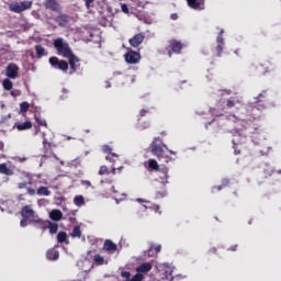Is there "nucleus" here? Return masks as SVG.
<instances>
[{
    "label": "nucleus",
    "mask_w": 281,
    "mask_h": 281,
    "mask_svg": "<svg viewBox=\"0 0 281 281\" xmlns=\"http://www.w3.org/2000/svg\"><path fill=\"white\" fill-rule=\"evenodd\" d=\"M54 47L57 50L58 56H63L69 60L71 69L70 74H75V71L78 69V63H80V59L74 55V50H71L69 43H67L65 38L58 37L54 41Z\"/></svg>",
    "instance_id": "obj_1"
},
{
    "label": "nucleus",
    "mask_w": 281,
    "mask_h": 281,
    "mask_svg": "<svg viewBox=\"0 0 281 281\" xmlns=\"http://www.w3.org/2000/svg\"><path fill=\"white\" fill-rule=\"evenodd\" d=\"M21 216L29 221V223H35L36 225H41L43 227L44 223L43 220L38 218L36 212L32 210V206L25 205L21 211Z\"/></svg>",
    "instance_id": "obj_2"
},
{
    "label": "nucleus",
    "mask_w": 281,
    "mask_h": 281,
    "mask_svg": "<svg viewBox=\"0 0 281 281\" xmlns=\"http://www.w3.org/2000/svg\"><path fill=\"white\" fill-rule=\"evenodd\" d=\"M150 146H151L153 155L158 157V159H165V164H168L170 161V157L164 155V149L161 148V139L160 138H157V137L154 138Z\"/></svg>",
    "instance_id": "obj_3"
},
{
    "label": "nucleus",
    "mask_w": 281,
    "mask_h": 281,
    "mask_svg": "<svg viewBox=\"0 0 281 281\" xmlns=\"http://www.w3.org/2000/svg\"><path fill=\"white\" fill-rule=\"evenodd\" d=\"M49 65L54 67V69H59L60 71H67V69H69V64L58 59V57H50Z\"/></svg>",
    "instance_id": "obj_4"
},
{
    "label": "nucleus",
    "mask_w": 281,
    "mask_h": 281,
    "mask_svg": "<svg viewBox=\"0 0 281 281\" xmlns=\"http://www.w3.org/2000/svg\"><path fill=\"white\" fill-rule=\"evenodd\" d=\"M142 60V55L135 50H130L127 54H125V61L128 65H137Z\"/></svg>",
    "instance_id": "obj_5"
},
{
    "label": "nucleus",
    "mask_w": 281,
    "mask_h": 281,
    "mask_svg": "<svg viewBox=\"0 0 281 281\" xmlns=\"http://www.w3.org/2000/svg\"><path fill=\"white\" fill-rule=\"evenodd\" d=\"M7 76L14 80V78H19V66L16 64H9L7 67Z\"/></svg>",
    "instance_id": "obj_6"
},
{
    "label": "nucleus",
    "mask_w": 281,
    "mask_h": 281,
    "mask_svg": "<svg viewBox=\"0 0 281 281\" xmlns=\"http://www.w3.org/2000/svg\"><path fill=\"white\" fill-rule=\"evenodd\" d=\"M144 34L138 33L136 35H134L132 38H130V45L132 47H139V45H142V43H144Z\"/></svg>",
    "instance_id": "obj_7"
},
{
    "label": "nucleus",
    "mask_w": 281,
    "mask_h": 281,
    "mask_svg": "<svg viewBox=\"0 0 281 281\" xmlns=\"http://www.w3.org/2000/svg\"><path fill=\"white\" fill-rule=\"evenodd\" d=\"M187 3L193 10H203V0H187Z\"/></svg>",
    "instance_id": "obj_8"
},
{
    "label": "nucleus",
    "mask_w": 281,
    "mask_h": 281,
    "mask_svg": "<svg viewBox=\"0 0 281 281\" xmlns=\"http://www.w3.org/2000/svg\"><path fill=\"white\" fill-rule=\"evenodd\" d=\"M45 5L48 10L53 12H58L60 10V4L56 0H46Z\"/></svg>",
    "instance_id": "obj_9"
},
{
    "label": "nucleus",
    "mask_w": 281,
    "mask_h": 281,
    "mask_svg": "<svg viewBox=\"0 0 281 281\" xmlns=\"http://www.w3.org/2000/svg\"><path fill=\"white\" fill-rule=\"evenodd\" d=\"M158 179L164 186L168 183V168L165 167L162 168V170L158 171Z\"/></svg>",
    "instance_id": "obj_10"
},
{
    "label": "nucleus",
    "mask_w": 281,
    "mask_h": 281,
    "mask_svg": "<svg viewBox=\"0 0 281 281\" xmlns=\"http://www.w3.org/2000/svg\"><path fill=\"white\" fill-rule=\"evenodd\" d=\"M150 269H153V265H150V262H145L142 263L140 266H138L136 268L137 273H148V271H150Z\"/></svg>",
    "instance_id": "obj_11"
},
{
    "label": "nucleus",
    "mask_w": 281,
    "mask_h": 281,
    "mask_svg": "<svg viewBox=\"0 0 281 281\" xmlns=\"http://www.w3.org/2000/svg\"><path fill=\"white\" fill-rule=\"evenodd\" d=\"M49 218H52V221H63V211L60 210L50 211Z\"/></svg>",
    "instance_id": "obj_12"
},
{
    "label": "nucleus",
    "mask_w": 281,
    "mask_h": 281,
    "mask_svg": "<svg viewBox=\"0 0 281 281\" xmlns=\"http://www.w3.org/2000/svg\"><path fill=\"white\" fill-rule=\"evenodd\" d=\"M103 249L105 251H116L117 250V245H115L113 241H111L110 239H106L104 241V245H103Z\"/></svg>",
    "instance_id": "obj_13"
},
{
    "label": "nucleus",
    "mask_w": 281,
    "mask_h": 281,
    "mask_svg": "<svg viewBox=\"0 0 281 281\" xmlns=\"http://www.w3.org/2000/svg\"><path fill=\"white\" fill-rule=\"evenodd\" d=\"M170 47H171L172 52H175V54H179L181 52V49L183 48V44L181 42L171 41Z\"/></svg>",
    "instance_id": "obj_14"
},
{
    "label": "nucleus",
    "mask_w": 281,
    "mask_h": 281,
    "mask_svg": "<svg viewBox=\"0 0 281 281\" xmlns=\"http://www.w3.org/2000/svg\"><path fill=\"white\" fill-rule=\"evenodd\" d=\"M217 47H216V50H217V54L218 56H221V54H223V45H224V40H223V30L220 32L218 36H217Z\"/></svg>",
    "instance_id": "obj_15"
},
{
    "label": "nucleus",
    "mask_w": 281,
    "mask_h": 281,
    "mask_svg": "<svg viewBox=\"0 0 281 281\" xmlns=\"http://www.w3.org/2000/svg\"><path fill=\"white\" fill-rule=\"evenodd\" d=\"M0 175H7V177H12V175H14V171L8 168V165L0 164Z\"/></svg>",
    "instance_id": "obj_16"
},
{
    "label": "nucleus",
    "mask_w": 281,
    "mask_h": 281,
    "mask_svg": "<svg viewBox=\"0 0 281 281\" xmlns=\"http://www.w3.org/2000/svg\"><path fill=\"white\" fill-rule=\"evenodd\" d=\"M48 260H58L60 254L56 249H50L46 254Z\"/></svg>",
    "instance_id": "obj_17"
},
{
    "label": "nucleus",
    "mask_w": 281,
    "mask_h": 281,
    "mask_svg": "<svg viewBox=\"0 0 281 281\" xmlns=\"http://www.w3.org/2000/svg\"><path fill=\"white\" fill-rule=\"evenodd\" d=\"M36 194L38 196H49V194H52V191L47 189V187H41L37 189Z\"/></svg>",
    "instance_id": "obj_18"
},
{
    "label": "nucleus",
    "mask_w": 281,
    "mask_h": 281,
    "mask_svg": "<svg viewBox=\"0 0 281 281\" xmlns=\"http://www.w3.org/2000/svg\"><path fill=\"white\" fill-rule=\"evenodd\" d=\"M10 12H14L15 14H21V8L19 2L9 3Z\"/></svg>",
    "instance_id": "obj_19"
},
{
    "label": "nucleus",
    "mask_w": 281,
    "mask_h": 281,
    "mask_svg": "<svg viewBox=\"0 0 281 281\" xmlns=\"http://www.w3.org/2000/svg\"><path fill=\"white\" fill-rule=\"evenodd\" d=\"M18 3L20 5V12H25V10H30V8H32V1H22Z\"/></svg>",
    "instance_id": "obj_20"
},
{
    "label": "nucleus",
    "mask_w": 281,
    "mask_h": 281,
    "mask_svg": "<svg viewBox=\"0 0 281 281\" xmlns=\"http://www.w3.org/2000/svg\"><path fill=\"white\" fill-rule=\"evenodd\" d=\"M31 126H32V122H30V121H26L24 123H20L18 125H15L18 131H27V128H30Z\"/></svg>",
    "instance_id": "obj_21"
},
{
    "label": "nucleus",
    "mask_w": 281,
    "mask_h": 281,
    "mask_svg": "<svg viewBox=\"0 0 281 281\" xmlns=\"http://www.w3.org/2000/svg\"><path fill=\"white\" fill-rule=\"evenodd\" d=\"M74 203L75 205H77V207H82V205H85V196L82 195L75 196Z\"/></svg>",
    "instance_id": "obj_22"
},
{
    "label": "nucleus",
    "mask_w": 281,
    "mask_h": 281,
    "mask_svg": "<svg viewBox=\"0 0 281 281\" xmlns=\"http://www.w3.org/2000/svg\"><path fill=\"white\" fill-rule=\"evenodd\" d=\"M72 238H80L82 236V231H80V226H75L71 233Z\"/></svg>",
    "instance_id": "obj_23"
},
{
    "label": "nucleus",
    "mask_w": 281,
    "mask_h": 281,
    "mask_svg": "<svg viewBox=\"0 0 281 281\" xmlns=\"http://www.w3.org/2000/svg\"><path fill=\"white\" fill-rule=\"evenodd\" d=\"M2 87L3 89H5L7 91H11L12 90V87H13V83L10 79H4L2 81Z\"/></svg>",
    "instance_id": "obj_24"
},
{
    "label": "nucleus",
    "mask_w": 281,
    "mask_h": 281,
    "mask_svg": "<svg viewBox=\"0 0 281 281\" xmlns=\"http://www.w3.org/2000/svg\"><path fill=\"white\" fill-rule=\"evenodd\" d=\"M35 50H36V55L38 56V58L45 56V48L43 46L36 45Z\"/></svg>",
    "instance_id": "obj_25"
},
{
    "label": "nucleus",
    "mask_w": 281,
    "mask_h": 281,
    "mask_svg": "<svg viewBox=\"0 0 281 281\" xmlns=\"http://www.w3.org/2000/svg\"><path fill=\"white\" fill-rule=\"evenodd\" d=\"M48 229L50 234H56L58 232V224L48 222Z\"/></svg>",
    "instance_id": "obj_26"
},
{
    "label": "nucleus",
    "mask_w": 281,
    "mask_h": 281,
    "mask_svg": "<svg viewBox=\"0 0 281 281\" xmlns=\"http://www.w3.org/2000/svg\"><path fill=\"white\" fill-rule=\"evenodd\" d=\"M56 22L58 23V25H61L63 27H65V25H67V16L65 15L58 16Z\"/></svg>",
    "instance_id": "obj_27"
},
{
    "label": "nucleus",
    "mask_w": 281,
    "mask_h": 281,
    "mask_svg": "<svg viewBox=\"0 0 281 281\" xmlns=\"http://www.w3.org/2000/svg\"><path fill=\"white\" fill-rule=\"evenodd\" d=\"M57 240H58V243H65V240H67V233H65V232L58 233Z\"/></svg>",
    "instance_id": "obj_28"
},
{
    "label": "nucleus",
    "mask_w": 281,
    "mask_h": 281,
    "mask_svg": "<svg viewBox=\"0 0 281 281\" xmlns=\"http://www.w3.org/2000/svg\"><path fill=\"white\" fill-rule=\"evenodd\" d=\"M149 168H151L153 170H159V164H157V160L149 159Z\"/></svg>",
    "instance_id": "obj_29"
},
{
    "label": "nucleus",
    "mask_w": 281,
    "mask_h": 281,
    "mask_svg": "<svg viewBox=\"0 0 281 281\" xmlns=\"http://www.w3.org/2000/svg\"><path fill=\"white\" fill-rule=\"evenodd\" d=\"M27 109H30V103H27V102H22V103L20 104V111H21V113H27Z\"/></svg>",
    "instance_id": "obj_30"
},
{
    "label": "nucleus",
    "mask_w": 281,
    "mask_h": 281,
    "mask_svg": "<svg viewBox=\"0 0 281 281\" xmlns=\"http://www.w3.org/2000/svg\"><path fill=\"white\" fill-rule=\"evenodd\" d=\"M35 121L37 122V124H40V126H47V122L43 119H41V116H38V114H35Z\"/></svg>",
    "instance_id": "obj_31"
},
{
    "label": "nucleus",
    "mask_w": 281,
    "mask_h": 281,
    "mask_svg": "<svg viewBox=\"0 0 281 281\" xmlns=\"http://www.w3.org/2000/svg\"><path fill=\"white\" fill-rule=\"evenodd\" d=\"M142 280H144V274L137 272L134 277H132V279L126 281H142Z\"/></svg>",
    "instance_id": "obj_32"
},
{
    "label": "nucleus",
    "mask_w": 281,
    "mask_h": 281,
    "mask_svg": "<svg viewBox=\"0 0 281 281\" xmlns=\"http://www.w3.org/2000/svg\"><path fill=\"white\" fill-rule=\"evenodd\" d=\"M94 262L97 265H104V257L100 256V255H95L94 256Z\"/></svg>",
    "instance_id": "obj_33"
},
{
    "label": "nucleus",
    "mask_w": 281,
    "mask_h": 281,
    "mask_svg": "<svg viewBox=\"0 0 281 281\" xmlns=\"http://www.w3.org/2000/svg\"><path fill=\"white\" fill-rule=\"evenodd\" d=\"M226 106L228 109H234V106H236V102L232 99H228L227 102H226Z\"/></svg>",
    "instance_id": "obj_34"
},
{
    "label": "nucleus",
    "mask_w": 281,
    "mask_h": 281,
    "mask_svg": "<svg viewBox=\"0 0 281 281\" xmlns=\"http://www.w3.org/2000/svg\"><path fill=\"white\" fill-rule=\"evenodd\" d=\"M99 175H109V168H106V166H102L99 170Z\"/></svg>",
    "instance_id": "obj_35"
},
{
    "label": "nucleus",
    "mask_w": 281,
    "mask_h": 281,
    "mask_svg": "<svg viewBox=\"0 0 281 281\" xmlns=\"http://www.w3.org/2000/svg\"><path fill=\"white\" fill-rule=\"evenodd\" d=\"M11 95H12L13 98H19V95H21V90H12V91H11Z\"/></svg>",
    "instance_id": "obj_36"
},
{
    "label": "nucleus",
    "mask_w": 281,
    "mask_h": 281,
    "mask_svg": "<svg viewBox=\"0 0 281 281\" xmlns=\"http://www.w3.org/2000/svg\"><path fill=\"white\" fill-rule=\"evenodd\" d=\"M30 223V220H25V217H23V220L20 222L21 227H27V224Z\"/></svg>",
    "instance_id": "obj_37"
},
{
    "label": "nucleus",
    "mask_w": 281,
    "mask_h": 281,
    "mask_svg": "<svg viewBox=\"0 0 281 281\" xmlns=\"http://www.w3.org/2000/svg\"><path fill=\"white\" fill-rule=\"evenodd\" d=\"M26 192H27V194H30V196H34V194H36V190H34L32 188H27Z\"/></svg>",
    "instance_id": "obj_38"
},
{
    "label": "nucleus",
    "mask_w": 281,
    "mask_h": 281,
    "mask_svg": "<svg viewBox=\"0 0 281 281\" xmlns=\"http://www.w3.org/2000/svg\"><path fill=\"white\" fill-rule=\"evenodd\" d=\"M121 10H122V12H124V14H128V5L122 4Z\"/></svg>",
    "instance_id": "obj_39"
},
{
    "label": "nucleus",
    "mask_w": 281,
    "mask_h": 281,
    "mask_svg": "<svg viewBox=\"0 0 281 281\" xmlns=\"http://www.w3.org/2000/svg\"><path fill=\"white\" fill-rule=\"evenodd\" d=\"M121 276H122V278H126V280H130L128 278H131V272H128V271H123V272L121 273Z\"/></svg>",
    "instance_id": "obj_40"
},
{
    "label": "nucleus",
    "mask_w": 281,
    "mask_h": 281,
    "mask_svg": "<svg viewBox=\"0 0 281 281\" xmlns=\"http://www.w3.org/2000/svg\"><path fill=\"white\" fill-rule=\"evenodd\" d=\"M18 188H19L20 190H23V189L27 188V182H20V183L18 184Z\"/></svg>",
    "instance_id": "obj_41"
},
{
    "label": "nucleus",
    "mask_w": 281,
    "mask_h": 281,
    "mask_svg": "<svg viewBox=\"0 0 281 281\" xmlns=\"http://www.w3.org/2000/svg\"><path fill=\"white\" fill-rule=\"evenodd\" d=\"M113 157H117V155L111 154V155L106 156L105 159H106V161H113Z\"/></svg>",
    "instance_id": "obj_42"
},
{
    "label": "nucleus",
    "mask_w": 281,
    "mask_h": 281,
    "mask_svg": "<svg viewBox=\"0 0 281 281\" xmlns=\"http://www.w3.org/2000/svg\"><path fill=\"white\" fill-rule=\"evenodd\" d=\"M81 183L82 186H86V188H91V182L88 180H82Z\"/></svg>",
    "instance_id": "obj_43"
},
{
    "label": "nucleus",
    "mask_w": 281,
    "mask_h": 281,
    "mask_svg": "<svg viewBox=\"0 0 281 281\" xmlns=\"http://www.w3.org/2000/svg\"><path fill=\"white\" fill-rule=\"evenodd\" d=\"M94 0H85L86 8L89 10L91 8V3H93Z\"/></svg>",
    "instance_id": "obj_44"
},
{
    "label": "nucleus",
    "mask_w": 281,
    "mask_h": 281,
    "mask_svg": "<svg viewBox=\"0 0 281 281\" xmlns=\"http://www.w3.org/2000/svg\"><path fill=\"white\" fill-rule=\"evenodd\" d=\"M103 153H111V147L109 145H104Z\"/></svg>",
    "instance_id": "obj_45"
},
{
    "label": "nucleus",
    "mask_w": 281,
    "mask_h": 281,
    "mask_svg": "<svg viewBox=\"0 0 281 281\" xmlns=\"http://www.w3.org/2000/svg\"><path fill=\"white\" fill-rule=\"evenodd\" d=\"M154 249L156 254H159V251H161V245L155 246Z\"/></svg>",
    "instance_id": "obj_46"
},
{
    "label": "nucleus",
    "mask_w": 281,
    "mask_h": 281,
    "mask_svg": "<svg viewBox=\"0 0 281 281\" xmlns=\"http://www.w3.org/2000/svg\"><path fill=\"white\" fill-rule=\"evenodd\" d=\"M222 183H223V186H228V183H229V180H227V179H224V180L222 181Z\"/></svg>",
    "instance_id": "obj_47"
},
{
    "label": "nucleus",
    "mask_w": 281,
    "mask_h": 281,
    "mask_svg": "<svg viewBox=\"0 0 281 281\" xmlns=\"http://www.w3.org/2000/svg\"><path fill=\"white\" fill-rule=\"evenodd\" d=\"M18 160H20V161H27V158L22 157V158H18Z\"/></svg>",
    "instance_id": "obj_48"
},
{
    "label": "nucleus",
    "mask_w": 281,
    "mask_h": 281,
    "mask_svg": "<svg viewBox=\"0 0 281 281\" xmlns=\"http://www.w3.org/2000/svg\"><path fill=\"white\" fill-rule=\"evenodd\" d=\"M171 19H172L173 21H177V14H171Z\"/></svg>",
    "instance_id": "obj_49"
},
{
    "label": "nucleus",
    "mask_w": 281,
    "mask_h": 281,
    "mask_svg": "<svg viewBox=\"0 0 281 281\" xmlns=\"http://www.w3.org/2000/svg\"><path fill=\"white\" fill-rule=\"evenodd\" d=\"M138 203H146V201L142 200V199H137Z\"/></svg>",
    "instance_id": "obj_50"
},
{
    "label": "nucleus",
    "mask_w": 281,
    "mask_h": 281,
    "mask_svg": "<svg viewBox=\"0 0 281 281\" xmlns=\"http://www.w3.org/2000/svg\"><path fill=\"white\" fill-rule=\"evenodd\" d=\"M167 280H172V274L171 273L167 277Z\"/></svg>",
    "instance_id": "obj_51"
},
{
    "label": "nucleus",
    "mask_w": 281,
    "mask_h": 281,
    "mask_svg": "<svg viewBox=\"0 0 281 281\" xmlns=\"http://www.w3.org/2000/svg\"><path fill=\"white\" fill-rule=\"evenodd\" d=\"M43 144H44V146H45V144H47V138H45V136H44Z\"/></svg>",
    "instance_id": "obj_52"
},
{
    "label": "nucleus",
    "mask_w": 281,
    "mask_h": 281,
    "mask_svg": "<svg viewBox=\"0 0 281 281\" xmlns=\"http://www.w3.org/2000/svg\"><path fill=\"white\" fill-rule=\"evenodd\" d=\"M237 142H238V140H237L236 138L233 139L234 146H236V143H237Z\"/></svg>",
    "instance_id": "obj_53"
},
{
    "label": "nucleus",
    "mask_w": 281,
    "mask_h": 281,
    "mask_svg": "<svg viewBox=\"0 0 281 281\" xmlns=\"http://www.w3.org/2000/svg\"><path fill=\"white\" fill-rule=\"evenodd\" d=\"M144 113H146V110L140 111V115H144Z\"/></svg>",
    "instance_id": "obj_54"
},
{
    "label": "nucleus",
    "mask_w": 281,
    "mask_h": 281,
    "mask_svg": "<svg viewBox=\"0 0 281 281\" xmlns=\"http://www.w3.org/2000/svg\"><path fill=\"white\" fill-rule=\"evenodd\" d=\"M153 251V247L148 250V256H150V252Z\"/></svg>",
    "instance_id": "obj_55"
},
{
    "label": "nucleus",
    "mask_w": 281,
    "mask_h": 281,
    "mask_svg": "<svg viewBox=\"0 0 281 281\" xmlns=\"http://www.w3.org/2000/svg\"><path fill=\"white\" fill-rule=\"evenodd\" d=\"M235 155H240V151L235 149Z\"/></svg>",
    "instance_id": "obj_56"
},
{
    "label": "nucleus",
    "mask_w": 281,
    "mask_h": 281,
    "mask_svg": "<svg viewBox=\"0 0 281 281\" xmlns=\"http://www.w3.org/2000/svg\"><path fill=\"white\" fill-rule=\"evenodd\" d=\"M169 153H170L171 155H175V151H173V150H169Z\"/></svg>",
    "instance_id": "obj_57"
},
{
    "label": "nucleus",
    "mask_w": 281,
    "mask_h": 281,
    "mask_svg": "<svg viewBox=\"0 0 281 281\" xmlns=\"http://www.w3.org/2000/svg\"><path fill=\"white\" fill-rule=\"evenodd\" d=\"M172 56V52H169V58Z\"/></svg>",
    "instance_id": "obj_58"
},
{
    "label": "nucleus",
    "mask_w": 281,
    "mask_h": 281,
    "mask_svg": "<svg viewBox=\"0 0 281 281\" xmlns=\"http://www.w3.org/2000/svg\"><path fill=\"white\" fill-rule=\"evenodd\" d=\"M134 3H137L139 0H132Z\"/></svg>",
    "instance_id": "obj_59"
},
{
    "label": "nucleus",
    "mask_w": 281,
    "mask_h": 281,
    "mask_svg": "<svg viewBox=\"0 0 281 281\" xmlns=\"http://www.w3.org/2000/svg\"><path fill=\"white\" fill-rule=\"evenodd\" d=\"M232 251H236V247L232 248Z\"/></svg>",
    "instance_id": "obj_60"
},
{
    "label": "nucleus",
    "mask_w": 281,
    "mask_h": 281,
    "mask_svg": "<svg viewBox=\"0 0 281 281\" xmlns=\"http://www.w3.org/2000/svg\"><path fill=\"white\" fill-rule=\"evenodd\" d=\"M106 87H108V88H109V87H111V83H108V86H106Z\"/></svg>",
    "instance_id": "obj_61"
},
{
    "label": "nucleus",
    "mask_w": 281,
    "mask_h": 281,
    "mask_svg": "<svg viewBox=\"0 0 281 281\" xmlns=\"http://www.w3.org/2000/svg\"><path fill=\"white\" fill-rule=\"evenodd\" d=\"M29 186H32V181L29 182Z\"/></svg>",
    "instance_id": "obj_62"
},
{
    "label": "nucleus",
    "mask_w": 281,
    "mask_h": 281,
    "mask_svg": "<svg viewBox=\"0 0 281 281\" xmlns=\"http://www.w3.org/2000/svg\"><path fill=\"white\" fill-rule=\"evenodd\" d=\"M164 146V148H168L166 145H162Z\"/></svg>",
    "instance_id": "obj_63"
},
{
    "label": "nucleus",
    "mask_w": 281,
    "mask_h": 281,
    "mask_svg": "<svg viewBox=\"0 0 281 281\" xmlns=\"http://www.w3.org/2000/svg\"><path fill=\"white\" fill-rule=\"evenodd\" d=\"M217 190H221V187H217Z\"/></svg>",
    "instance_id": "obj_64"
}]
</instances>
